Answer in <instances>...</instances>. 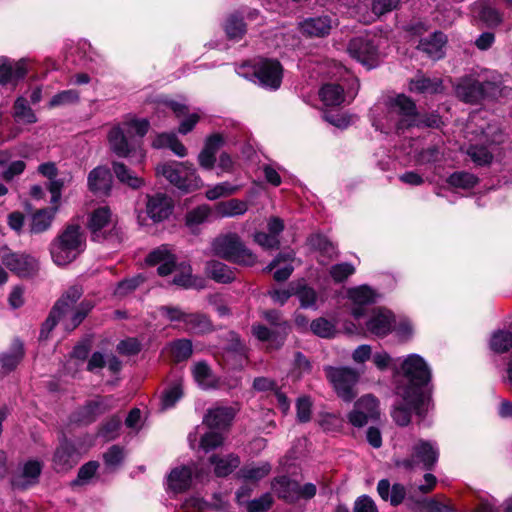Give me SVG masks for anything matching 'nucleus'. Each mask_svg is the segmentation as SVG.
Listing matches in <instances>:
<instances>
[{"mask_svg": "<svg viewBox=\"0 0 512 512\" xmlns=\"http://www.w3.org/2000/svg\"><path fill=\"white\" fill-rule=\"evenodd\" d=\"M413 123V127L417 128H439L442 124V119L435 113L420 114L417 111Z\"/></svg>", "mask_w": 512, "mask_h": 512, "instance_id": "680f3d73", "label": "nucleus"}, {"mask_svg": "<svg viewBox=\"0 0 512 512\" xmlns=\"http://www.w3.org/2000/svg\"><path fill=\"white\" fill-rule=\"evenodd\" d=\"M310 329L321 338H331L336 333L335 324L323 317L314 319L310 324Z\"/></svg>", "mask_w": 512, "mask_h": 512, "instance_id": "864d4df0", "label": "nucleus"}, {"mask_svg": "<svg viewBox=\"0 0 512 512\" xmlns=\"http://www.w3.org/2000/svg\"><path fill=\"white\" fill-rule=\"evenodd\" d=\"M467 155L477 166H488L493 161V153L484 145H470Z\"/></svg>", "mask_w": 512, "mask_h": 512, "instance_id": "c03bdc74", "label": "nucleus"}, {"mask_svg": "<svg viewBox=\"0 0 512 512\" xmlns=\"http://www.w3.org/2000/svg\"><path fill=\"white\" fill-rule=\"evenodd\" d=\"M14 117L26 124H32L37 121L35 113L23 97L17 98L14 103Z\"/></svg>", "mask_w": 512, "mask_h": 512, "instance_id": "09e8293b", "label": "nucleus"}, {"mask_svg": "<svg viewBox=\"0 0 512 512\" xmlns=\"http://www.w3.org/2000/svg\"><path fill=\"white\" fill-rule=\"evenodd\" d=\"M209 463L214 466V474L217 477H226L239 467L240 457L235 453L225 456L213 454L209 457Z\"/></svg>", "mask_w": 512, "mask_h": 512, "instance_id": "7c9ffc66", "label": "nucleus"}, {"mask_svg": "<svg viewBox=\"0 0 512 512\" xmlns=\"http://www.w3.org/2000/svg\"><path fill=\"white\" fill-rule=\"evenodd\" d=\"M294 295L299 298L301 306L304 308L313 306L317 298L315 290L305 285L294 289Z\"/></svg>", "mask_w": 512, "mask_h": 512, "instance_id": "774afa93", "label": "nucleus"}, {"mask_svg": "<svg viewBox=\"0 0 512 512\" xmlns=\"http://www.w3.org/2000/svg\"><path fill=\"white\" fill-rule=\"evenodd\" d=\"M127 130L114 127L108 134L110 149L118 157L126 158L134 150L133 144L128 139Z\"/></svg>", "mask_w": 512, "mask_h": 512, "instance_id": "cd10ccee", "label": "nucleus"}, {"mask_svg": "<svg viewBox=\"0 0 512 512\" xmlns=\"http://www.w3.org/2000/svg\"><path fill=\"white\" fill-rule=\"evenodd\" d=\"M224 31L230 40H240L246 34L247 25L239 12L230 14L224 24Z\"/></svg>", "mask_w": 512, "mask_h": 512, "instance_id": "c9c22d12", "label": "nucleus"}, {"mask_svg": "<svg viewBox=\"0 0 512 512\" xmlns=\"http://www.w3.org/2000/svg\"><path fill=\"white\" fill-rule=\"evenodd\" d=\"M239 411L240 406L238 403H235L233 406H221L216 404L207 409L203 416L202 423L209 429L226 430L232 425Z\"/></svg>", "mask_w": 512, "mask_h": 512, "instance_id": "dca6fc26", "label": "nucleus"}, {"mask_svg": "<svg viewBox=\"0 0 512 512\" xmlns=\"http://www.w3.org/2000/svg\"><path fill=\"white\" fill-rule=\"evenodd\" d=\"M85 247V237L79 225H68L50 245L55 264L64 266L74 261Z\"/></svg>", "mask_w": 512, "mask_h": 512, "instance_id": "423d86ee", "label": "nucleus"}, {"mask_svg": "<svg viewBox=\"0 0 512 512\" xmlns=\"http://www.w3.org/2000/svg\"><path fill=\"white\" fill-rule=\"evenodd\" d=\"M271 471V466L264 463L260 466H245L240 469L239 476L245 480L259 481L266 477Z\"/></svg>", "mask_w": 512, "mask_h": 512, "instance_id": "3c124183", "label": "nucleus"}, {"mask_svg": "<svg viewBox=\"0 0 512 512\" xmlns=\"http://www.w3.org/2000/svg\"><path fill=\"white\" fill-rule=\"evenodd\" d=\"M205 270L208 277L218 283L228 284L235 280L234 270L218 260L208 261Z\"/></svg>", "mask_w": 512, "mask_h": 512, "instance_id": "72a5a7b5", "label": "nucleus"}, {"mask_svg": "<svg viewBox=\"0 0 512 512\" xmlns=\"http://www.w3.org/2000/svg\"><path fill=\"white\" fill-rule=\"evenodd\" d=\"M379 415V402L377 398L367 394L355 402L353 410L348 413L347 418L351 425L361 428L369 420L377 419Z\"/></svg>", "mask_w": 512, "mask_h": 512, "instance_id": "2eb2a0df", "label": "nucleus"}, {"mask_svg": "<svg viewBox=\"0 0 512 512\" xmlns=\"http://www.w3.org/2000/svg\"><path fill=\"white\" fill-rule=\"evenodd\" d=\"M193 375L195 380L202 385L204 388H214L215 380L213 378V373L205 362H198L195 364L193 369Z\"/></svg>", "mask_w": 512, "mask_h": 512, "instance_id": "8fccbe9b", "label": "nucleus"}, {"mask_svg": "<svg viewBox=\"0 0 512 512\" xmlns=\"http://www.w3.org/2000/svg\"><path fill=\"white\" fill-rule=\"evenodd\" d=\"M111 166L113 174L122 185L132 190H139L145 186V179L136 174L123 162L112 161Z\"/></svg>", "mask_w": 512, "mask_h": 512, "instance_id": "a878e982", "label": "nucleus"}, {"mask_svg": "<svg viewBox=\"0 0 512 512\" xmlns=\"http://www.w3.org/2000/svg\"><path fill=\"white\" fill-rule=\"evenodd\" d=\"M121 427V419L118 416H112L101 427L100 435L106 440H113L117 437Z\"/></svg>", "mask_w": 512, "mask_h": 512, "instance_id": "0e129e2a", "label": "nucleus"}, {"mask_svg": "<svg viewBox=\"0 0 512 512\" xmlns=\"http://www.w3.org/2000/svg\"><path fill=\"white\" fill-rule=\"evenodd\" d=\"M113 406L114 399L112 396L98 397L97 399L87 402L79 410L78 420L85 424L94 422L98 416L109 411Z\"/></svg>", "mask_w": 512, "mask_h": 512, "instance_id": "5701e85b", "label": "nucleus"}, {"mask_svg": "<svg viewBox=\"0 0 512 512\" xmlns=\"http://www.w3.org/2000/svg\"><path fill=\"white\" fill-rule=\"evenodd\" d=\"M183 396V389L180 383H175L164 390L161 397L162 409H168Z\"/></svg>", "mask_w": 512, "mask_h": 512, "instance_id": "4d7b16f0", "label": "nucleus"}, {"mask_svg": "<svg viewBox=\"0 0 512 512\" xmlns=\"http://www.w3.org/2000/svg\"><path fill=\"white\" fill-rule=\"evenodd\" d=\"M78 460L79 454L76 447L64 439L54 453L53 464L56 471L66 472L74 467Z\"/></svg>", "mask_w": 512, "mask_h": 512, "instance_id": "412c9836", "label": "nucleus"}, {"mask_svg": "<svg viewBox=\"0 0 512 512\" xmlns=\"http://www.w3.org/2000/svg\"><path fill=\"white\" fill-rule=\"evenodd\" d=\"M319 96L326 106H339L344 102V89L338 84H325L319 91Z\"/></svg>", "mask_w": 512, "mask_h": 512, "instance_id": "a19ab883", "label": "nucleus"}, {"mask_svg": "<svg viewBox=\"0 0 512 512\" xmlns=\"http://www.w3.org/2000/svg\"><path fill=\"white\" fill-rule=\"evenodd\" d=\"M409 90L421 94H438L444 91V86L442 79L429 78L419 72L409 81Z\"/></svg>", "mask_w": 512, "mask_h": 512, "instance_id": "c85d7f7f", "label": "nucleus"}, {"mask_svg": "<svg viewBox=\"0 0 512 512\" xmlns=\"http://www.w3.org/2000/svg\"><path fill=\"white\" fill-rule=\"evenodd\" d=\"M439 458L437 447L430 441L418 440L411 448L410 456L395 461V466L411 472L421 467L423 470L434 469Z\"/></svg>", "mask_w": 512, "mask_h": 512, "instance_id": "9b49d317", "label": "nucleus"}, {"mask_svg": "<svg viewBox=\"0 0 512 512\" xmlns=\"http://www.w3.org/2000/svg\"><path fill=\"white\" fill-rule=\"evenodd\" d=\"M333 23L329 15L308 17L299 22L298 29L307 38H324L330 34Z\"/></svg>", "mask_w": 512, "mask_h": 512, "instance_id": "6ab92c4d", "label": "nucleus"}, {"mask_svg": "<svg viewBox=\"0 0 512 512\" xmlns=\"http://www.w3.org/2000/svg\"><path fill=\"white\" fill-rule=\"evenodd\" d=\"M456 97L467 104H480L486 99H498L502 96H509L512 90L502 87L496 81L480 80L474 74L460 77L453 85Z\"/></svg>", "mask_w": 512, "mask_h": 512, "instance_id": "f03ea898", "label": "nucleus"}, {"mask_svg": "<svg viewBox=\"0 0 512 512\" xmlns=\"http://www.w3.org/2000/svg\"><path fill=\"white\" fill-rule=\"evenodd\" d=\"M155 148H169L179 157L187 155V148L174 133H162L153 141Z\"/></svg>", "mask_w": 512, "mask_h": 512, "instance_id": "ea45409f", "label": "nucleus"}, {"mask_svg": "<svg viewBox=\"0 0 512 512\" xmlns=\"http://www.w3.org/2000/svg\"><path fill=\"white\" fill-rule=\"evenodd\" d=\"M156 174L162 175L183 194L193 193L203 187L201 177L189 161L160 164L156 167Z\"/></svg>", "mask_w": 512, "mask_h": 512, "instance_id": "39448f33", "label": "nucleus"}, {"mask_svg": "<svg viewBox=\"0 0 512 512\" xmlns=\"http://www.w3.org/2000/svg\"><path fill=\"white\" fill-rule=\"evenodd\" d=\"M325 376L332 385L337 396L345 402H351L357 396L356 385L360 379V372L354 368L341 366H325Z\"/></svg>", "mask_w": 512, "mask_h": 512, "instance_id": "9d476101", "label": "nucleus"}, {"mask_svg": "<svg viewBox=\"0 0 512 512\" xmlns=\"http://www.w3.org/2000/svg\"><path fill=\"white\" fill-rule=\"evenodd\" d=\"M367 329L374 335L386 336L392 327L391 315L378 311L366 323Z\"/></svg>", "mask_w": 512, "mask_h": 512, "instance_id": "4c0bfd02", "label": "nucleus"}, {"mask_svg": "<svg viewBox=\"0 0 512 512\" xmlns=\"http://www.w3.org/2000/svg\"><path fill=\"white\" fill-rule=\"evenodd\" d=\"M406 383L400 384L397 388H417L418 394H429L426 386L431 380V371L425 360L417 355H409L401 365Z\"/></svg>", "mask_w": 512, "mask_h": 512, "instance_id": "f8f14e48", "label": "nucleus"}, {"mask_svg": "<svg viewBox=\"0 0 512 512\" xmlns=\"http://www.w3.org/2000/svg\"><path fill=\"white\" fill-rule=\"evenodd\" d=\"M490 348L499 354L505 353L512 348V333L509 331H496L490 340Z\"/></svg>", "mask_w": 512, "mask_h": 512, "instance_id": "49530a36", "label": "nucleus"}, {"mask_svg": "<svg viewBox=\"0 0 512 512\" xmlns=\"http://www.w3.org/2000/svg\"><path fill=\"white\" fill-rule=\"evenodd\" d=\"M224 443V437L219 432L209 431L201 436L200 447L205 451L209 452L218 447H221Z\"/></svg>", "mask_w": 512, "mask_h": 512, "instance_id": "e2e57ef3", "label": "nucleus"}, {"mask_svg": "<svg viewBox=\"0 0 512 512\" xmlns=\"http://www.w3.org/2000/svg\"><path fill=\"white\" fill-rule=\"evenodd\" d=\"M478 19L487 27L495 28L503 22V15L497 9L481 4L479 6Z\"/></svg>", "mask_w": 512, "mask_h": 512, "instance_id": "a18cd8bd", "label": "nucleus"}, {"mask_svg": "<svg viewBox=\"0 0 512 512\" xmlns=\"http://www.w3.org/2000/svg\"><path fill=\"white\" fill-rule=\"evenodd\" d=\"M24 357L23 344L19 340H15L12 344L10 352L3 353L0 356L2 369L8 373L13 371Z\"/></svg>", "mask_w": 512, "mask_h": 512, "instance_id": "58836bf2", "label": "nucleus"}, {"mask_svg": "<svg viewBox=\"0 0 512 512\" xmlns=\"http://www.w3.org/2000/svg\"><path fill=\"white\" fill-rule=\"evenodd\" d=\"M375 298V292L366 285L353 288L349 291V299L354 305L351 309V314L355 319H359L365 315V306L374 303Z\"/></svg>", "mask_w": 512, "mask_h": 512, "instance_id": "b1692460", "label": "nucleus"}, {"mask_svg": "<svg viewBox=\"0 0 512 512\" xmlns=\"http://www.w3.org/2000/svg\"><path fill=\"white\" fill-rule=\"evenodd\" d=\"M124 460V450L119 445H112L103 454V461L109 468H117Z\"/></svg>", "mask_w": 512, "mask_h": 512, "instance_id": "052dcab7", "label": "nucleus"}, {"mask_svg": "<svg viewBox=\"0 0 512 512\" xmlns=\"http://www.w3.org/2000/svg\"><path fill=\"white\" fill-rule=\"evenodd\" d=\"M26 73L25 62H12L7 58H0V84L18 81L24 78Z\"/></svg>", "mask_w": 512, "mask_h": 512, "instance_id": "c756f323", "label": "nucleus"}, {"mask_svg": "<svg viewBox=\"0 0 512 512\" xmlns=\"http://www.w3.org/2000/svg\"><path fill=\"white\" fill-rule=\"evenodd\" d=\"M80 95L79 92L75 89L70 90H64L57 94H55L50 102V107H56V106H62V105H68V104H75L79 101Z\"/></svg>", "mask_w": 512, "mask_h": 512, "instance_id": "bf43d9fd", "label": "nucleus"}, {"mask_svg": "<svg viewBox=\"0 0 512 512\" xmlns=\"http://www.w3.org/2000/svg\"><path fill=\"white\" fill-rule=\"evenodd\" d=\"M193 471L189 466L174 468L168 475V486L176 492L181 493L188 490L192 484Z\"/></svg>", "mask_w": 512, "mask_h": 512, "instance_id": "2f4dec72", "label": "nucleus"}, {"mask_svg": "<svg viewBox=\"0 0 512 512\" xmlns=\"http://www.w3.org/2000/svg\"><path fill=\"white\" fill-rule=\"evenodd\" d=\"M146 210L154 222H161L169 217L173 210L172 199L164 193L147 196Z\"/></svg>", "mask_w": 512, "mask_h": 512, "instance_id": "aec40b11", "label": "nucleus"}, {"mask_svg": "<svg viewBox=\"0 0 512 512\" xmlns=\"http://www.w3.org/2000/svg\"><path fill=\"white\" fill-rule=\"evenodd\" d=\"M273 504V498L270 493H265L257 499L247 502L248 512H266Z\"/></svg>", "mask_w": 512, "mask_h": 512, "instance_id": "69168bd1", "label": "nucleus"}, {"mask_svg": "<svg viewBox=\"0 0 512 512\" xmlns=\"http://www.w3.org/2000/svg\"><path fill=\"white\" fill-rule=\"evenodd\" d=\"M417 388H397V400L391 411L394 422L401 427L411 422L412 414L423 418L430 401V394H418Z\"/></svg>", "mask_w": 512, "mask_h": 512, "instance_id": "7ed1b4c3", "label": "nucleus"}, {"mask_svg": "<svg viewBox=\"0 0 512 512\" xmlns=\"http://www.w3.org/2000/svg\"><path fill=\"white\" fill-rule=\"evenodd\" d=\"M113 176L106 166H97L92 169L87 177L89 191L99 197H107L111 194Z\"/></svg>", "mask_w": 512, "mask_h": 512, "instance_id": "a211bd4d", "label": "nucleus"}, {"mask_svg": "<svg viewBox=\"0 0 512 512\" xmlns=\"http://www.w3.org/2000/svg\"><path fill=\"white\" fill-rule=\"evenodd\" d=\"M447 36L441 31H435L428 37L422 38L417 49L433 59H440L444 56V47L447 43Z\"/></svg>", "mask_w": 512, "mask_h": 512, "instance_id": "393cba45", "label": "nucleus"}, {"mask_svg": "<svg viewBox=\"0 0 512 512\" xmlns=\"http://www.w3.org/2000/svg\"><path fill=\"white\" fill-rule=\"evenodd\" d=\"M388 116L395 120L396 130L403 131L413 127L417 114L415 102L405 94H398L386 101Z\"/></svg>", "mask_w": 512, "mask_h": 512, "instance_id": "ddd939ff", "label": "nucleus"}, {"mask_svg": "<svg viewBox=\"0 0 512 512\" xmlns=\"http://www.w3.org/2000/svg\"><path fill=\"white\" fill-rule=\"evenodd\" d=\"M192 352V342L188 339H179L173 342L171 346V353L177 362L187 360Z\"/></svg>", "mask_w": 512, "mask_h": 512, "instance_id": "5fc2aeb1", "label": "nucleus"}, {"mask_svg": "<svg viewBox=\"0 0 512 512\" xmlns=\"http://www.w3.org/2000/svg\"><path fill=\"white\" fill-rule=\"evenodd\" d=\"M347 52L368 69L374 68L378 64L379 51L375 37L361 35L352 38L347 45Z\"/></svg>", "mask_w": 512, "mask_h": 512, "instance_id": "4468645a", "label": "nucleus"}, {"mask_svg": "<svg viewBox=\"0 0 512 512\" xmlns=\"http://www.w3.org/2000/svg\"><path fill=\"white\" fill-rule=\"evenodd\" d=\"M307 244L311 249L320 252L323 256L333 258L337 256L336 246L322 233H313L307 238Z\"/></svg>", "mask_w": 512, "mask_h": 512, "instance_id": "e433bc0d", "label": "nucleus"}, {"mask_svg": "<svg viewBox=\"0 0 512 512\" xmlns=\"http://www.w3.org/2000/svg\"><path fill=\"white\" fill-rule=\"evenodd\" d=\"M146 263L152 266L158 265L157 272L160 276H167L173 271H177L173 283L184 288L192 286L191 266L186 263L177 265L175 255L170 252L167 246L162 245L150 252L146 258Z\"/></svg>", "mask_w": 512, "mask_h": 512, "instance_id": "0eeeda50", "label": "nucleus"}, {"mask_svg": "<svg viewBox=\"0 0 512 512\" xmlns=\"http://www.w3.org/2000/svg\"><path fill=\"white\" fill-rule=\"evenodd\" d=\"M185 325L189 331L195 334H205L213 330L209 317L201 313H189Z\"/></svg>", "mask_w": 512, "mask_h": 512, "instance_id": "79ce46f5", "label": "nucleus"}, {"mask_svg": "<svg viewBox=\"0 0 512 512\" xmlns=\"http://www.w3.org/2000/svg\"><path fill=\"white\" fill-rule=\"evenodd\" d=\"M211 250L215 256L237 265L251 267L257 262V256L237 233L218 235L211 243Z\"/></svg>", "mask_w": 512, "mask_h": 512, "instance_id": "20e7f679", "label": "nucleus"}, {"mask_svg": "<svg viewBox=\"0 0 512 512\" xmlns=\"http://www.w3.org/2000/svg\"><path fill=\"white\" fill-rule=\"evenodd\" d=\"M254 76L261 86L276 90L282 82V66L277 60L263 59L254 65Z\"/></svg>", "mask_w": 512, "mask_h": 512, "instance_id": "f3484780", "label": "nucleus"}, {"mask_svg": "<svg viewBox=\"0 0 512 512\" xmlns=\"http://www.w3.org/2000/svg\"><path fill=\"white\" fill-rule=\"evenodd\" d=\"M355 272V268L350 263H340L333 265L330 269V275L335 282H343Z\"/></svg>", "mask_w": 512, "mask_h": 512, "instance_id": "338daca9", "label": "nucleus"}, {"mask_svg": "<svg viewBox=\"0 0 512 512\" xmlns=\"http://www.w3.org/2000/svg\"><path fill=\"white\" fill-rule=\"evenodd\" d=\"M99 468V462L89 461L83 464L77 474V478L72 482V485H84L88 483L96 474Z\"/></svg>", "mask_w": 512, "mask_h": 512, "instance_id": "13d9d810", "label": "nucleus"}, {"mask_svg": "<svg viewBox=\"0 0 512 512\" xmlns=\"http://www.w3.org/2000/svg\"><path fill=\"white\" fill-rule=\"evenodd\" d=\"M424 507L430 512H456V509L450 504V500L444 495L427 499L424 502Z\"/></svg>", "mask_w": 512, "mask_h": 512, "instance_id": "6e6d98bb", "label": "nucleus"}, {"mask_svg": "<svg viewBox=\"0 0 512 512\" xmlns=\"http://www.w3.org/2000/svg\"><path fill=\"white\" fill-rule=\"evenodd\" d=\"M447 183L456 188L470 189L478 183V178L469 172H454L447 178Z\"/></svg>", "mask_w": 512, "mask_h": 512, "instance_id": "de8ad7c7", "label": "nucleus"}, {"mask_svg": "<svg viewBox=\"0 0 512 512\" xmlns=\"http://www.w3.org/2000/svg\"><path fill=\"white\" fill-rule=\"evenodd\" d=\"M248 209L245 201L230 199L217 204V211L222 217H233L244 214Z\"/></svg>", "mask_w": 512, "mask_h": 512, "instance_id": "37998d69", "label": "nucleus"}, {"mask_svg": "<svg viewBox=\"0 0 512 512\" xmlns=\"http://www.w3.org/2000/svg\"><path fill=\"white\" fill-rule=\"evenodd\" d=\"M88 229L92 241L95 242L119 245L124 240L121 228L112 221V212L109 207H99L90 214Z\"/></svg>", "mask_w": 512, "mask_h": 512, "instance_id": "6e6552de", "label": "nucleus"}, {"mask_svg": "<svg viewBox=\"0 0 512 512\" xmlns=\"http://www.w3.org/2000/svg\"><path fill=\"white\" fill-rule=\"evenodd\" d=\"M57 209L58 207L54 206L52 208H43L36 211L31 218L30 232L38 234L49 229Z\"/></svg>", "mask_w": 512, "mask_h": 512, "instance_id": "f704fd0d", "label": "nucleus"}, {"mask_svg": "<svg viewBox=\"0 0 512 512\" xmlns=\"http://www.w3.org/2000/svg\"><path fill=\"white\" fill-rule=\"evenodd\" d=\"M42 471V464L36 460H30L24 464L22 474L15 477L12 485L15 488L25 489L29 485H33L38 481Z\"/></svg>", "mask_w": 512, "mask_h": 512, "instance_id": "473e14b6", "label": "nucleus"}, {"mask_svg": "<svg viewBox=\"0 0 512 512\" xmlns=\"http://www.w3.org/2000/svg\"><path fill=\"white\" fill-rule=\"evenodd\" d=\"M211 215V208L208 205H200L191 211H189L185 216V223L188 227L192 228L194 226L200 225L207 221L209 216Z\"/></svg>", "mask_w": 512, "mask_h": 512, "instance_id": "603ef678", "label": "nucleus"}, {"mask_svg": "<svg viewBox=\"0 0 512 512\" xmlns=\"http://www.w3.org/2000/svg\"><path fill=\"white\" fill-rule=\"evenodd\" d=\"M299 483L287 476L276 477L272 482V490L279 499L287 503H295L299 500Z\"/></svg>", "mask_w": 512, "mask_h": 512, "instance_id": "bb28decb", "label": "nucleus"}, {"mask_svg": "<svg viewBox=\"0 0 512 512\" xmlns=\"http://www.w3.org/2000/svg\"><path fill=\"white\" fill-rule=\"evenodd\" d=\"M83 295L81 286L69 287L52 307L47 319L42 324L40 338L47 339L49 333L61 322L64 330L71 332L75 330L88 316L94 307L89 300H83L77 304Z\"/></svg>", "mask_w": 512, "mask_h": 512, "instance_id": "f257e3e1", "label": "nucleus"}, {"mask_svg": "<svg viewBox=\"0 0 512 512\" xmlns=\"http://www.w3.org/2000/svg\"><path fill=\"white\" fill-rule=\"evenodd\" d=\"M261 317L274 328L270 329L262 324H254L252 326L253 335L259 341L269 342V347L271 349L281 348L290 331L288 321L285 320L282 313L276 309L262 311Z\"/></svg>", "mask_w": 512, "mask_h": 512, "instance_id": "1a4fd4ad", "label": "nucleus"}, {"mask_svg": "<svg viewBox=\"0 0 512 512\" xmlns=\"http://www.w3.org/2000/svg\"><path fill=\"white\" fill-rule=\"evenodd\" d=\"M3 264L20 277H28L37 271L36 260L28 255L9 253L3 257Z\"/></svg>", "mask_w": 512, "mask_h": 512, "instance_id": "4be33fe9", "label": "nucleus"}]
</instances>
